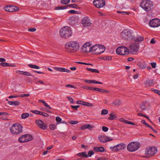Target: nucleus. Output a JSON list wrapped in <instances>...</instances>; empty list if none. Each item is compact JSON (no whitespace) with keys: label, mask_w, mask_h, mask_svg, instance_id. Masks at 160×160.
Returning a JSON list of instances; mask_svg holds the SVG:
<instances>
[{"label":"nucleus","mask_w":160,"mask_h":160,"mask_svg":"<svg viewBox=\"0 0 160 160\" xmlns=\"http://www.w3.org/2000/svg\"><path fill=\"white\" fill-rule=\"evenodd\" d=\"M65 48L66 51L68 52H76L79 49V44L77 41H71L65 44Z\"/></svg>","instance_id":"obj_1"},{"label":"nucleus","mask_w":160,"mask_h":160,"mask_svg":"<svg viewBox=\"0 0 160 160\" xmlns=\"http://www.w3.org/2000/svg\"><path fill=\"white\" fill-rule=\"evenodd\" d=\"M60 35L62 38H67L72 35L71 28L65 26L61 28L59 31Z\"/></svg>","instance_id":"obj_2"},{"label":"nucleus","mask_w":160,"mask_h":160,"mask_svg":"<svg viewBox=\"0 0 160 160\" xmlns=\"http://www.w3.org/2000/svg\"><path fill=\"white\" fill-rule=\"evenodd\" d=\"M152 2L149 0H143L140 4V6L146 12L150 11L153 7Z\"/></svg>","instance_id":"obj_3"},{"label":"nucleus","mask_w":160,"mask_h":160,"mask_svg":"<svg viewBox=\"0 0 160 160\" xmlns=\"http://www.w3.org/2000/svg\"><path fill=\"white\" fill-rule=\"evenodd\" d=\"M92 53L99 54L103 52L106 49V48L103 45H95L92 47Z\"/></svg>","instance_id":"obj_4"},{"label":"nucleus","mask_w":160,"mask_h":160,"mask_svg":"<svg viewBox=\"0 0 160 160\" xmlns=\"http://www.w3.org/2000/svg\"><path fill=\"white\" fill-rule=\"evenodd\" d=\"M22 127L21 125L17 123L13 124L10 130L12 133L17 135L22 132Z\"/></svg>","instance_id":"obj_5"},{"label":"nucleus","mask_w":160,"mask_h":160,"mask_svg":"<svg viewBox=\"0 0 160 160\" xmlns=\"http://www.w3.org/2000/svg\"><path fill=\"white\" fill-rule=\"evenodd\" d=\"M121 37L125 40H130L132 38V33L130 29H125L121 33Z\"/></svg>","instance_id":"obj_6"},{"label":"nucleus","mask_w":160,"mask_h":160,"mask_svg":"<svg viewBox=\"0 0 160 160\" xmlns=\"http://www.w3.org/2000/svg\"><path fill=\"white\" fill-rule=\"evenodd\" d=\"M140 147L139 142H130L127 146V150L131 152H134L137 150Z\"/></svg>","instance_id":"obj_7"},{"label":"nucleus","mask_w":160,"mask_h":160,"mask_svg":"<svg viewBox=\"0 0 160 160\" xmlns=\"http://www.w3.org/2000/svg\"><path fill=\"white\" fill-rule=\"evenodd\" d=\"M157 152V148L154 147L147 148L145 151V154L147 157H151L153 155Z\"/></svg>","instance_id":"obj_8"},{"label":"nucleus","mask_w":160,"mask_h":160,"mask_svg":"<svg viewBox=\"0 0 160 160\" xmlns=\"http://www.w3.org/2000/svg\"><path fill=\"white\" fill-rule=\"evenodd\" d=\"M128 49L125 47H120L118 48L116 50L117 54L121 55H124L129 53Z\"/></svg>","instance_id":"obj_9"},{"label":"nucleus","mask_w":160,"mask_h":160,"mask_svg":"<svg viewBox=\"0 0 160 160\" xmlns=\"http://www.w3.org/2000/svg\"><path fill=\"white\" fill-rule=\"evenodd\" d=\"M32 139V137L30 134L24 135L22 136L18 139L20 142H23L31 141Z\"/></svg>","instance_id":"obj_10"},{"label":"nucleus","mask_w":160,"mask_h":160,"mask_svg":"<svg viewBox=\"0 0 160 160\" xmlns=\"http://www.w3.org/2000/svg\"><path fill=\"white\" fill-rule=\"evenodd\" d=\"M129 48L132 52H137L139 49V43L136 42H132L130 43Z\"/></svg>","instance_id":"obj_11"},{"label":"nucleus","mask_w":160,"mask_h":160,"mask_svg":"<svg viewBox=\"0 0 160 160\" xmlns=\"http://www.w3.org/2000/svg\"><path fill=\"white\" fill-rule=\"evenodd\" d=\"M149 24L152 27H158L160 26V20L157 18L153 19L149 22Z\"/></svg>","instance_id":"obj_12"},{"label":"nucleus","mask_w":160,"mask_h":160,"mask_svg":"<svg viewBox=\"0 0 160 160\" xmlns=\"http://www.w3.org/2000/svg\"><path fill=\"white\" fill-rule=\"evenodd\" d=\"M92 47L89 42H87L83 45L82 47V51L84 52H91Z\"/></svg>","instance_id":"obj_13"},{"label":"nucleus","mask_w":160,"mask_h":160,"mask_svg":"<svg viewBox=\"0 0 160 160\" xmlns=\"http://www.w3.org/2000/svg\"><path fill=\"white\" fill-rule=\"evenodd\" d=\"M93 3L94 6L98 8H102L105 5V2L104 0H95Z\"/></svg>","instance_id":"obj_14"},{"label":"nucleus","mask_w":160,"mask_h":160,"mask_svg":"<svg viewBox=\"0 0 160 160\" xmlns=\"http://www.w3.org/2000/svg\"><path fill=\"white\" fill-rule=\"evenodd\" d=\"M81 23L84 27H89L91 25V21L88 17H84L81 20Z\"/></svg>","instance_id":"obj_15"},{"label":"nucleus","mask_w":160,"mask_h":160,"mask_svg":"<svg viewBox=\"0 0 160 160\" xmlns=\"http://www.w3.org/2000/svg\"><path fill=\"white\" fill-rule=\"evenodd\" d=\"M98 139L100 142L102 143L111 141L113 140L111 137L105 135L100 136L98 137Z\"/></svg>","instance_id":"obj_16"},{"label":"nucleus","mask_w":160,"mask_h":160,"mask_svg":"<svg viewBox=\"0 0 160 160\" xmlns=\"http://www.w3.org/2000/svg\"><path fill=\"white\" fill-rule=\"evenodd\" d=\"M4 9L6 11L12 12L18 11L19 8L17 7L12 5H8L4 7Z\"/></svg>","instance_id":"obj_17"},{"label":"nucleus","mask_w":160,"mask_h":160,"mask_svg":"<svg viewBox=\"0 0 160 160\" xmlns=\"http://www.w3.org/2000/svg\"><path fill=\"white\" fill-rule=\"evenodd\" d=\"M36 123L37 125L42 129L43 130L46 129L47 127L46 125L41 120H36Z\"/></svg>","instance_id":"obj_18"},{"label":"nucleus","mask_w":160,"mask_h":160,"mask_svg":"<svg viewBox=\"0 0 160 160\" xmlns=\"http://www.w3.org/2000/svg\"><path fill=\"white\" fill-rule=\"evenodd\" d=\"M93 126H91L89 124H86L81 126L80 129L81 130H83L85 129H89L90 130H92V128H94Z\"/></svg>","instance_id":"obj_19"},{"label":"nucleus","mask_w":160,"mask_h":160,"mask_svg":"<svg viewBox=\"0 0 160 160\" xmlns=\"http://www.w3.org/2000/svg\"><path fill=\"white\" fill-rule=\"evenodd\" d=\"M84 82L88 83H95V84H102V82L96 81L95 80H87L85 79L84 80Z\"/></svg>","instance_id":"obj_20"},{"label":"nucleus","mask_w":160,"mask_h":160,"mask_svg":"<svg viewBox=\"0 0 160 160\" xmlns=\"http://www.w3.org/2000/svg\"><path fill=\"white\" fill-rule=\"evenodd\" d=\"M132 39L133 41L136 42H142L144 38L141 36H138L136 37H132Z\"/></svg>","instance_id":"obj_21"},{"label":"nucleus","mask_w":160,"mask_h":160,"mask_svg":"<svg viewBox=\"0 0 160 160\" xmlns=\"http://www.w3.org/2000/svg\"><path fill=\"white\" fill-rule=\"evenodd\" d=\"M119 121L125 124H131L132 125H135L134 123L133 122L126 120L123 118H120L119 119Z\"/></svg>","instance_id":"obj_22"},{"label":"nucleus","mask_w":160,"mask_h":160,"mask_svg":"<svg viewBox=\"0 0 160 160\" xmlns=\"http://www.w3.org/2000/svg\"><path fill=\"white\" fill-rule=\"evenodd\" d=\"M17 73L23 75L28 76H32V74L30 72H24L23 71L17 70L16 71Z\"/></svg>","instance_id":"obj_23"},{"label":"nucleus","mask_w":160,"mask_h":160,"mask_svg":"<svg viewBox=\"0 0 160 160\" xmlns=\"http://www.w3.org/2000/svg\"><path fill=\"white\" fill-rule=\"evenodd\" d=\"M93 150L96 152H103L104 151L103 147H96L93 148Z\"/></svg>","instance_id":"obj_24"},{"label":"nucleus","mask_w":160,"mask_h":160,"mask_svg":"<svg viewBox=\"0 0 160 160\" xmlns=\"http://www.w3.org/2000/svg\"><path fill=\"white\" fill-rule=\"evenodd\" d=\"M8 104L10 105L14 106H18L20 105V102L18 101H9Z\"/></svg>","instance_id":"obj_25"},{"label":"nucleus","mask_w":160,"mask_h":160,"mask_svg":"<svg viewBox=\"0 0 160 160\" xmlns=\"http://www.w3.org/2000/svg\"><path fill=\"white\" fill-rule=\"evenodd\" d=\"M118 147V151L124 149L126 148V145L125 144L123 143H121L119 144H118L117 145Z\"/></svg>","instance_id":"obj_26"},{"label":"nucleus","mask_w":160,"mask_h":160,"mask_svg":"<svg viewBox=\"0 0 160 160\" xmlns=\"http://www.w3.org/2000/svg\"><path fill=\"white\" fill-rule=\"evenodd\" d=\"M147 104V103L145 102H143L140 105V109L141 111L145 110Z\"/></svg>","instance_id":"obj_27"},{"label":"nucleus","mask_w":160,"mask_h":160,"mask_svg":"<svg viewBox=\"0 0 160 160\" xmlns=\"http://www.w3.org/2000/svg\"><path fill=\"white\" fill-rule=\"evenodd\" d=\"M38 101L39 102L43 103L44 106L48 109H51V108L49 105H48L44 101L42 100H39Z\"/></svg>","instance_id":"obj_28"},{"label":"nucleus","mask_w":160,"mask_h":160,"mask_svg":"<svg viewBox=\"0 0 160 160\" xmlns=\"http://www.w3.org/2000/svg\"><path fill=\"white\" fill-rule=\"evenodd\" d=\"M77 155L78 156L82 157H83L88 158V156L86 154V153L85 152H82L78 153L77 154Z\"/></svg>","instance_id":"obj_29"},{"label":"nucleus","mask_w":160,"mask_h":160,"mask_svg":"<svg viewBox=\"0 0 160 160\" xmlns=\"http://www.w3.org/2000/svg\"><path fill=\"white\" fill-rule=\"evenodd\" d=\"M138 67L140 68L143 69L147 68V65L145 63H142L138 65Z\"/></svg>","instance_id":"obj_30"},{"label":"nucleus","mask_w":160,"mask_h":160,"mask_svg":"<svg viewBox=\"0 0 160 160\" xmlns=\"http://www.w3.org/2000/svg\"><path fill=\"white\" fill-rule=\"evenodd\" d=\"M86 69L89 71H90L91 72H96V73H99V71L97 69H92L89 68H86Z\"/></svg>","instance_id":"obj_31"},{"label":"nucleus","mask_w":160,"mask_h":160,"mask_svg":"<svg viewBox=\"0 0 160 160\" xmlns=\"http://www.w3.org/2000/svg\"><path fill=\"white\" fill-rule=\"evenodd\" d=\"M117 118L116 115L112 113H111L109 115V117L108 118V119L110 120H113L115 118Z\"/></svg>","instance_id":"obj_32"},{"label":"nucleus","mask_w":160,"mask_h":160,"mask_svg":"<svg viewBox=\"0 0 160 160\" xmlns=\"http://www.w3.org/2000/svg\"><path fill=\"white\" fill-rule=\"evenodd\" d=\"M28 66L32 68L36 69H39L40 68V67L38 66L35 65H32L31 64H28Z\"/></svg>","instance_id":"obj_33"},{"label":"nucleus","mask_w":160,"mask_h":160,"mask_svg":"<svg viewBox=\"0 0 160 160\" xmlns=\"http://www.w3.org/2000/svg\"><path fill=\"white\" fill-rule=\"evenodd\" d=\"M112 57L110 56H105L102 57V59L104 60H112Z\"/></svg>","instance_id":"obj_34"},{"label":"nucleus","mask_w":160,"mask_h":160,"mask_svg":"<svg viewBox=\"0 0 160 160\" xmlns=\"http://www.w3.org/2000/svg\"><path fill=\"white\" fill-rule=\"evenodd\" d=\"M70 22L73 24H75L77 23V20H75L74 18L72 17L70 19Z\"/></svg>","instance_id":"obj_35"},{"label":"nucleus","mask_w":160,"mask_h":160,"mask_svg":"<svg viewBox=\"0 0 160 160\" xmlns=\"http://www.w3.org/2000/svg\"><path fill=\"white\" fill-rule=\"evenodd\" d=\"M110 148L111 150L115 152H117L118 151L117 145L113 147H110Z\"/></svg>","instance_id":"obj_36"},{"label":"nucleus","mask_w":160,"mask_h":160,"mask_svg":"<svg viewBox=\"0 0 160 160\" xmlns=\"http://www.w3.org/2000/svg\"><path fill=\"white\" fill-rule=\"evenodd\" d=\"M29 116V114L28 113H24L22 115V118L23 119H25Z\"/></svg>","instance_id":"obj_37"},{"label":"nucleus","mask_w":160,"mask_h":160,"mask_svg":"<svg viewBox=\"0 0 160 160\" xmlns=\"http://www.w3.org/2000/svg\"><path fill=\"white\" fill-rule=\"evenodd\" d=\"M67 8H77L78 6L75 4H69L67 5Z\"/></svg>","instance_id":"obj_38"},{"label":"nucleus","mask_w":160,"mask_h":160,"mask_svg":"<svg viewBox=\"0 0 160 160\" xmlns=\"http://www.w3.org/2000/svg\"><path fill=\"white\" fill-rule=\"evenodd\" d=\"M70 0H61V2L64 4H67L70 2Z\"/></svg>","instance_id":"obj_39"},{"label":"nucleus","mask_w":160,"mask_h":160,"mask_svg":"<svg viewBox=\"0 0 160 160\" xmlns=\"http://www.w3.org/2000/svg\"><path fill=\"white\" fill-rule=\"evenodd\" d=\"M82 88L85 89H88L92 90L93 87H88L87 86H82Z\"/></svg>","instance_id":"obj_40"},{"label":"nucleus","mask_w":160,"mask_h":160,"mask_svg":"<svg viewBox=\"0 0 160 160\" xmlns=\"http://www.w3.org/2000/svg\"><path fill=\"white\" fill-rule=\"evenodd\" d=\"M67 8V6H60L58 7H57L56 8V10H59V9H66Z\"/></svg>","instance_id":"obj_41"},{"label":"nucleus","mask_w":160,"mask_h":160,"mask_svg":"<svg viewBox=\"0 0 160 160\" xmlns=\"http://www.w3.org/2000/svg\"><path fill=\"white\" fill-rule=\"evenodd\" d=\"M108 113V111L105 109H103L101 111V114L102 115H106Z\"/></svg>","instance_id":"obj_42"},{"label":"nucleus","mask_w":160,"mask_h":160,"mask_svg":"<svg viewBox=\"0 0 160 160\" xmlns=\"http://www.w3.org/2000/svg\"><path fill=\"white\" fill-rule=\"evenodd\" d=\"M57 128L56 125L54 124H52L50 125L49 128L51 130H53Z\"/></svg>","instance_id":"obj_43"},{"label":"nucleus","mask_w":160,"mask_h":160,"mask_svg":"<svg viewBox=\"0 0 160 160\" xmlns=\"http://www.w3.org/2000/svg\"><path fill=\"white\" fill-rule=\"evenodd\" d=\"M31 112H32L34 113H35V114H38V115H40L41 112V111H39L36 110H31Z\"/></svg>","instance_id":"obj_44"},{"label":"nucleus","mask_w":160,"mask_h":160,"mask_svg":"<svg viewBox=\"0 0 160 160\" xmlns=\"http://www.w3.org/2000/svg\"><path fill=\"white\" fill-rule=\"evenodd\" d=\"M0 65L2 66L6 67L9 66V64L5 62H2L0 63Z\"/></svg>","instance_id":"obj_45"},{"label":"nucleus","mask_w":160,"mask_h":160,"mask_svg":"<svg viewBox=\"0 0 160 160\" xmlns=\"http://www.w3.org/2000/svg\"><path fill=\"white\" fill-rule=\"evenodd\" d=\"M63 68H60L56 67L54 68V69L56 70V71H59L61 72H62V71H63Z\"/></svg>","instance_id":"obj_46"},{"label":"nucleus","mask_w":160,"mask_h":160,"mask_svg":"<svg viewBox=\"0 0 160 160\" xmlns=\"http://www.w3.org/2000/svg\"><path fill=\"white\" fill-rule=\"evenodd\" d=\"M94 154V152L93 151H89L88 152V157H91L92 155Z\"/></svg>","instance_id":"obj_47"},{"label":"nucleus","mask_w":160,"mask_h":160,"mask_svg":"<svg viewBox=\"0 0 160 160\" xmlns=\"http://www.w3.org/2000/svg\"><path fill=\"white\" fill-rule=\"evenodd\" d=\"M146 83L149 85H151L153 83V81L152 80H147Z\"/></svg>","instance_id":"obj_48"},{"label":"nucleus","mask_w":160,"mask_h":160,"mask_svg":"<svg viewBox=\"0 0 160 160\" xmlns=\"http://www.w3.org/2000/svg\"><path fill=\"white\" fill-rule=\"evenodd\" d=\"M40 115L46 117H47L48 116V114L47 113L42 112H41Z\"/></svg>","instance_id":"obj_49"},{"label":"nucleus","mask_w":160,"mask_h":160,"mask_svg":"<svg viewBox=\"0 0 160 160\" xmlns=\"http://www.w3.org/2000/svg\"><path fill=\"white\" fill-rule=\"evenodd\" d=\"M80 107L79 105H76V106H71V107L73 109L77 110V108Z\"/></svg>","instance_id":"obj_50"},{"label":"nucleus","mask_w":160,"mask_h":160,"mask_svg":"<svg viewBox=\"0 0 160 160\" xmlns=\"http://www.w3.org/2000/svg\"><path fill=\"white\" fill-rule=\"evenodd\" d=\"M102 129L104 132H106L108 131V128L107 127L103 126L102 128Z\"/></svg>","instance_id":"obj_51"},{"label":"nucleus","mask_w":160,"mask_h":160,"mask_svg":"<svg viewBox=\"0 0 160 160\" xmlns=\"http://www.w3.org/2000/svg\"><path fill=\"white\" fill-rule=\"evenodd\" d=\"M67 98L68 99V100L72 103H73V98L70 97L68 96Z\"/></svg>","instance_id":"obj_52"},{"label":"nucleus","mask_w":160,"mask_h":160,"mask_svg":"<svg viewBox=\"0 0 160 160\" xmlns=\"http://www.w3.org/2000/svg\"><path fill=\"white\" fill-rule=\"evenodd\" d=\"M56 120L57 122L60 123L62 120V119L59 117H57L56 118Z\"/></svg>","instance_id":"obj_53"},{"label":"nucleus","mask_w":160,"mask_h":160,"mask_svg":"<svg viewBox=\"0 0 160 160\" xmlns=\"http://www.w3.org/2000/svg\"><path fill=\"white\" fill-rule=\"evenodd\" d=\"M66 88H76V87L73 86V85H72L71 84H68V85H67L66 86Z\"/></svg>","instance_id":"obj_54"},{"label":"nucleus","mask_w":160,"mask_h":160,"mask_svg":"<svg viewBox=\"0 0 160 160\" xmlns=\"http://www.w3.org/2000/svg\"><path fill=\"white\" fill-rule=\"evenodd\" d=\"M78 122L76 121L71 120L70 121V123L72 124H74L78 123Z\"/></svg>","instance_id":"obj_55"},{"label":"nucleus","mask_w":160,"mask_h":160,"mask_svg":"<svg viewBox=\"0 0 160 160\" xmlns=\"http://www.w3.org/2000/svg\"><path fill=\"white\" fill-rule=\"evenodd\" d=\"M36 29L35 28H30L28 29V31L31 32H34L36 31Z\"/></svg>","instance_id":"obj_56"},{"label":"nucleus","mask_w":160,"mask_h":160,"mask_svg":"<svg viewBox=\"0 0 160 160\" xmlns=\"http://www.w3.org/2000/svg\"><path fill=\"white\" fill-rule=\"evenodd\" d=\"M117 12L118 13H121L122 14H128V12H127L118 11Z\"/></svg>","instance_id":"obj_57"},{"label":"nucleus","mask_w":160,"mask_h":160,"mask_svg":"<svg viewBox=\"0 0 160 160\" xmlns=\"http://www.w3.org/2000/svg\"><path fill=\"white\" fill-rule=\"evenodd\" d=\"M30 96L29 94H21L20 96H19V97H29Z\"/></svg>","instance_id":"obj_58"},{"label":"nucleus","mask_w":160,"mask_h":160,"mask_svg":"<svg viewBox=\"0 0 160 160\" xmlns=\"http://www.w3.org/2000/svg\"><path fill=\"white\" fill-rule=\"evenodd\" d=\"M85 106L88 107H92L93 106V105L91 103L88 102H86Z\"/></svg>","instance_id":"obj_59"},{"label":"nucleus","mask_w":160,"mask_h":160,"mask_svg":"<svg viewBox=\"0 0 160 160\" xmlns=\"http://www.w3.org/2000/svg\"><path fill=\"white\" fill-rule=\"evenodd\" d=\"M152 91H153L154 92L157 93L158 94L159 93L160 91L156 89H152Z\"/></svg>","instance_id":"obj_60"},{"label":"nucleus","mask_w":160,"mask_h":160,"mask_svg":"<svg viewBox=\"0 0 160 160\" xmlns=\"http://www.w3.org/2000/svg\"><path fill=\"white\" fill-rule=\"evenodd\" d=\"M141 122L142 123L144 124L146 126H147V125H148V124L146 122L145 120H142L141 121Z\"/></svg>","instance_id":"obj_61"},{"label":"nucleus","mask_w":160,"mask_h":160,"mask_svg":"<svg viewBox=\"0 0 160 160\" xmlns=\"http://www.w3.org/2000/svg\"><path fill=\"white\" fill-rule=\"evenodd\" d=\"M97 160H108L107 159L104 157H99L98 158Z\"/></svg>","instance_id":"obj_62"},{"label":"nucleus","mask_w":160,"mask_h":160,"mask_svg":"<svg viewBox=\"0 0 160 160\" xmlns=\"http://www.w3.org/2000/svg\"><path fill=\"white\" fill-rule=\"evenodd\" d=\"M101 88H93L92 90H95L98 92L100 91Z\"/></svg>","instance_id":"obj_63"},{"label":"nucleus","mask_w":160,"mask_h":160,"mask_svg":"<svg viewBox=\"0 0 160 160\" xmlns=\"http://www.w3.org/2000/svg\"><path fill=\"white\" fill-rule=\"evenodd\" d=\"M151 64L153 68H156V64L155 62L151 63Z\"/></svg>","instance_id":"obj_64"}]
</instances>
